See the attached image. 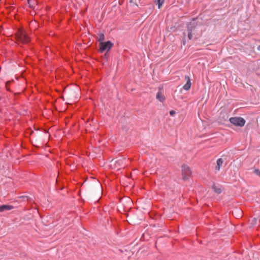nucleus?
<instances>
[{
    "instance_id": "obj_21",
    "label": "nucleus",
    "mask_w": 260,
    "mask_h": 260,
    "mask_svg": "<svg viewBox=\"0 0 260 260\" xmlns=\"http://www.w3.org/2000/svg\"><path fill=\"white\" fill-rule=\"evenodd\" d=\"M1 99H2V98L0 96V101L1 100Z\"/></svg>"
},
{
    "instance_id": "obj_19",
    "label": "nucleus",
    "mask_w": 260,
    "mask_h": 260,
    "mask_svg": "<svg viewBox=\"0 0 260 260\" xmlns=\"http://www.w3.org/2000/svg\"><path fill=\"white\" fill-rule=\"evenodd\" d=\"M257 50L260 51V45L257 47Z\"/></svg>"
},
{
    "instance_id": "obj_13",
    "label": "nucleus",
    "mask_w": 260,
    "mask_h": 260,
    "mask_svg": "<svg viewBox=\"0 0 260 260\" xmlns=\"http://www.w3.org/2000/svg\"><path fill=\"white\" fill-rule=\"evenodd\" d=\"M165 0H157L156 1V3L158 5V7L159 9L160 8L162 5L164 4Z\"/></svg>"
},
{
    "instance_id": "obj_10",
    "label": "nucleus",
    "mask_w": 260,
    "mask_h": 260,
    "mask_svg": "<svg viewBox=\"0 0 260 260\" xmlns=\"http://www.w3.org/2000/svg\"><path fill=\"white\" fill-rule=\"evenodd\" d=\"M212 188L217 194H220L221 192V188L219 186H216L215 184L213 185Z\"/></svg>"
},
{
    "instance_id": "obj_20",
    "label": "nucleus",
    "mask_w": 260,
    "mask_h": 260,
    "mask_svg": "<svg viewBox=\"0 0 260 260\" xmlns=\"http://www.w3.org/2000/svg\"><path fill=\"white\" fill-rule=\"evenodd\" d=\"M21 198H27V197L22 196Z\"/></svg>"
},
{
    "instance_id": "obj_11",
    "label": "nucleus",
    "mask_w": 260,
    "mask_h": 260,
    "mask_svg": "<svg viewBox=\"0 0 260 260\" xmlns=\"http://www.w3.org/2000/svg\"><path fill=\"white\" fill-rule=\"evenodd\" d=\"M105 40V36L103 34H100L99 35V39L98 41L99 42V43L100 42H104L103 41Z\"/></svg>"
},
{
    "instance_id": "obj_18",
    "label": "nucleus",
    "mask_w": 260,
    "mask_h": 260,
    "mask_svg": "<svg viewBox=\"0 0 260 260\" xmlns=\"http://www.w3.org/2000/svg\"><path fill=\"white\" fill-rule=\"evenodd\" d=\"M169 113H170V114L171 116H173L175 114V111H174V110H171L169 112Z\"/></svg>"
},
{
    "instance_id": "obj_8",
    "label": "nucleus",
    "mask_w": 260,
    "mask_h": 260,
    "mask_svg": "<svg viewBox=\"0 0 260 260\" xmlns=\"http://www.w3.org/2000/svg\"><path fill=\"white\" fill-rule=\"evenodd\" d=\"M223 163V160L221 158H218L216 161V166H215L216 171H219L221 167L222 166Z\"/></svg>"
},
{
    "instance_id": "obj_5",
    "label": "nucleus",
    "mask_w": 260,
    "mask_h": 260,
    "mask_svg": "<svg viewBox=\"0 0 260 260\" xmlns=\"http://www.w3.org/2000/svg\"><path fill=\"white\" fill-rule=\"evenodd\" d=\"M185 80L186 81V84L183 86V88L185 90H188L191 87V83L189 77L185 75L184 77Z\"/></svg>"
},
{
    "instance_id": "obj_17",
    "label": "nucleus",
    "mask_w": 260,
    "mask_h": 260,
    "mask_svg": "<svg viewBox=\"0 0 260 260\" xmlns=\"http://www.w3.org/2000/svg\"><path fill=\"white\" fill-rule=\"evenodd\" d=\"M254 174L260 176V171L258 169H255L254 171Z\"/></svg>"
},
{
    "instance_id": "obj_4",
    "label": "nucleus",
    "mask_w": 260,
    "mask_h": 260,
    "mask_svg": "<svg viewBox=\"0 0 260 260\" xmlns=\"http://www.w3.org/2000/svg\"><path fill=\"white\" fill-rule=\"evenodd\" d=\"M182 174L183 179L184 180H188L191 174L189 167L185 164L182 166Z\"/></svg>"
},
{
    "instance_id": "obj_14",
    "label": "nucleus",
    "mask_w": 260,
    "mask_h": 260,
    "mask_svg": "<svg viewBox=\"0 0 260 260\" xmlns=\"http://www.w3.org/2000/svg\"><path fill=\"white\" fill-rule=\"evenodd\" d=\"M11 82H12V81H7L6 83V87L7 90H8V91H10L9 86L10 85Z\"/></svg>"
},
{
    "instance_id": "obj_15",
    "label": "nucleus",
    "mask_w": 260,
    "mask_h": 260,
    "mask_svg": "<svg viewBox=\"0 0 260 260\" xmlns=\"http://www.w3.org/2000/svg\"><path fill=\"white\" fill-rule=\"evenodd\" d=\"M35 2H36L35 0H28V4H29V7L31 8H32L33 6H32V4L33 3H34Z\"/></svg>"
},
{
    "instance_id": "obj_12",
    "label": "nucleus",
    "mask_w": 260,
    "mask_h": 260,
    "mask_svg": "<svg viewBox=\"0 0 260 260\" xmlns=\"http://www.w3.org/2000/svg\"><path fill=\"white\" fill-rule=\"evenodd\" d=\"M109 57V54L108 52H106L102 56V58L106 61L108 60Z\"/></svg>"
},
{
    "instance_id": "obj_16",
    "label": "nucleus",
    "mask_w": 260,
    "mask_h": 260,
    "mask_svg": "<svg viewBox=\"0 0 260 260\" xmlns=\"http://www.w3.org/2000/svg\"><path fill=\"white\" fill-rule=\"evenodd\" d=\"M188 32V38L189 40H191L192 39V32L187 31Z\"/></svg>"
},
{
    "instance_id": "obj_9",
    "label": "nucleus",
    "mask_w": 260,
    "mask_h": 260,
    "mask_svg": "<svg viewBox=\"0 0 260 260\" xmlns=\"http://www.w3.org/2000/svg\"><path fill=\"white\" fill-rule=\"evenodd\" d=\"M156 98L161 102H163L165 100V97L164 96L160 91H159L157 92Z\"/></svg>"
},
{
    "instance_id": "obj_7",
    "label": "nucleus",
    "mask_w": 260,
    "mask_h": 260,
    "mask_svg": "<svg viewBox=\"0 0 260 260\" xmlns=\"http://www.w3.org/2000/svg\"><path fill=\"white\" fill-rule=\"evenodd\" d=\"M14 209V207L9 205H3L0 206V212H4L7 210H11Z\"/></svg>"
},
{
    "instance_id": "obj_6",
    "label": "nucleus",
    "mask_w": 260,
    "mask_h": 260,
    "mask_svg": "<svg viewBox=\"0 0 260 260\" xmlns=\"http://www.w3.org/2000/svg\"><path fill=\"white\" fill-rule=\"evenodd\" d=\"M197 23L194 22H191L187 24L186 28H187V31H191L192 32L197 27Z\"/></svg>"
},
{
    "instance_id": "obj_2",
    "label": "nucleus",
    "mask_w": 260,
    "mask_h": 260,
    "mask_svg": "<svg viewBox=\"0 0 260 260\" xmlns=\"http://www.w3.org/2000/svg\"><path fill=\"white\" fill-rule=\"evenodd\" d=\"M113 44L110 41L106 42H100L99 43V51L103 53L104 51L109 52L111 48L113 47Z\"/></svg>"
},
{
    "instance_id": "obj_1",
    "label": "nucleus",
    "mask_w": 260,
    "mask_h": 260,
    "mask_svg": "<svg viewBox=\"0 0 260 260\" xmlns=\"http://www.w3.org/2000/svg\"><path fill=\"white\" fill-rule=\"evenodd\" d=\"M16 40L22 44L28 43L30 39L24 31L22 29H18L17 32L15 34Z\"/></svg>"
},
{
    "instance_id": "obj_3",
    "label": "nucleus",
    "mask_w": 260,
    "mask_h": 260,
    "mask_svg": "<svg viewBox=\"0 0 260 260\" xmlns=\"http://www.w3.org/2000/svg\"><path fill=\"white\" fill-rule=\"evenodd\" d=\"M229 121L234 125L240 127L243 126L245 123L244 119L240 117H231Z\"/></svg>"
}]
</instances>
